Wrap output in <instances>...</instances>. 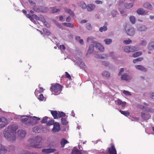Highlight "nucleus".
Listing matches in <instances>:
<instances>
[{
    "instance_id": "nucleus-1",
    "label": "nucleus",
    "mask_w": 154,
    "mask_h": 154,
    "mask_svg": "<svg viewBox=\"0 0 154 154\" xmlns=\"http://www.w3.org/2000/svg\"><path fill=\"white\" fill-rule=\"evenodd\" d=\"M18 129V126L16 125H13L8 127L3 131V134L7 140L11 142H14L16 139L15 133L17 130Z\"/></svg>"
},
{
    "instance_id": "nucleus-2",
    "label": "nucleus",
    "mask_w": 154,
    "mask_h": 154,
    "mask_svg": "<svg viewBox=\"0 0 154 154\" xmlns=\"http://www.w3.org/2000/svg\"><path fill=\"white\" fill-rule=\"evenodd\" d=\"M42 138L39 136H33L29 140V142L32 144V146L36 148H40L42 147L41 143Z\"/></svg>"
},
{
    "instance_id": "nucleus-3",
    "label": "nucleus",
    "mask_w": 154,
    "mask_h": 154,
    "mask_svg": "<svg viewBox=\"0 0 154 154\" xmlns=\"http://www.w3.org/2000/svg\"><path fill=\"white\" fill-rule=\"evenodd\" d=\"M51 113L53 118L55 119H57L61 117H65L66 115L63 112H57V110H51Z\"/></svg>"
},
{
    "instance_id": "nucleus-4",
    "label": "nucleus",
    "mask_w": 154,
    "mask_h": 154,
    "mask_svg": "<svg viewBox=\"0 0 154 154\" xmlns=\"http://www.w3.org/2000/svg\"><path fill=\"white\" fill-rule=\"evenodd\" d=\"M63 86L59 84L56 83L51 85V90L52 92H54L55 93L60 91Z\"/></svg>"
},
{
    "instance_id": "nucleus-5",
    "label": "nucleus",
    "mask_w": 154,
    "mask_h": 154,
    "mask_svg": "<svg viewBox=\"0 0 154 154\" xmlns=\"http://www.w3.org/2000/svg\"><path fill=\"white\" fill-rule=\"evenodd\" d=\"M21 122L24 124L28 125L31 123V119L30 118L26 116H23L20 119Z\"/></svg>"
},
{
    "instance_id": "nucleus-6",
    "label": "nucleus",
    "mask_w": 154,
    "mask_h": 154,
    "mask_svg": "<svg viewBox=\"0 0 154 154\" xmlns=\"http://www.w3.org/2000/svg\"><path fill=\"white\" fill-rule=\"evenodd\" d=\"M61 128L59 123L56 122L53 125V128L52 129V131L54 133H56L59 132L60 131Z\"/></svg>"
},
{
    "instance_id": "nucleus-7",
    "label": "nucleus",
    "mask_w": 154,
    "mask_h": 154,
    "mask_svg": "<svg viewBox=\"0 0 154 154\" xmlns=\"http://www.w3.org/2000/svg\"><path fill=\"white\" fill-rule=\"evenodd\" d=\"M34 11L38 12H46L48 11L47 8L43 6H40L37 8L34 9Z\"/></svg>"
},
{
    "instance_id": "nucleus-8",
    "label": "nucleus",
    "mask_w": 154,
    "mask_h": 154,
    "mask_svg": "<svg viewBox=\"0 0 154 154\" xmlns=\"http://www.w3.org/2000/svg\"><path fill=\"white\" fill-rule=\"evenodd\" d=\"M137 50L136 47L133 46H127L125 47L124 51L126 52H133Z\"/></svg>"
},
{
    "instance_id": "nucleus-9",
    "label": "nucleus",
    "mask_w": 154,
    "mask_h": 154,
    "mask_svg": "<svg viewBox=\"0 0 154 154\" xmlns=\"http://www.w3.org/2000/svg\"><path fill=\"white\" fill-rule=\"evenodd\" d=\"M108 152L109 154H117L116 151L113 144H112L110 147L108 148Z\"/></svg>"
},
{
    "instance_id": "nucleus-10",
    "label": "nucleus",
    "mask_w": 154,
    "mask_h": 154,
    "mask_svg": "<svg viewBox=\"0 0 154 154\" xmlns=\"http://www.w3.org/2000/svg\"><path fill=\"white\" fill-rule=\"evenodd\" d=\"M141 115L142 118L144 120H147L149 119L150 116L149 113L148 112H142L141 113Z\"/></svg>"
},
{
    "instance_id": "nucleus-11",
    "label": "nucleus",
    "mask_w": 154,
    "mask_h": 154,
    "mask_svg": "<svg viewBox=\"0 0 154 154\" xmlns=\"http://www.w3.org/2000/svg\"><path fill=\"white\" fill-rule=\"evenodd\" d=\"M56 150V149H44L42 150V152L45 154H49L53 152Z\"/></svg>"
},
{
    "instance_id": "nucleus-12",
    "label": "nucleus",
    "mask_w": 154,
    "mask_h": 154,
    "mask_svg": "<svg viewBox=\"0 0 154 154\" xmlns=\"http://www.w3.org/2000/svg\"><path fill=\"white\" fill-rule=\"evenodd\" d=\"M18 137L19 139L24 138L25 136L26 133L22 130H19L18 131Z\"/></svg>"
},
{
    "instance_id": "nucleus-13",
    "label": "nucleus",
    "mask_w": 154,
    "mask_h": 154,
    "mask_svg": "<svg viewBox=\"0 0 154 154\" xmlns=\"http://www.w3.org/2000/svg\"><path fill=\"white\" fill-rule=\"evenodd\" d=\"M126 32L127 34L128 35L133 36L135 33L134 28L131 27L127 29Z\"/></svg>"
},
{
    "instance_id": "nucleus-14",
    "label": "nucleus",
    "mask_w": 154,
    "mask_h": 154,
    "mask_svg": "<svg viewBox=\"0 0 154 154\" xmlns=\"http://www.w3.org/2000/svg\"><path fill=\"white\" fill-rule=\"evenodd\" d=\"M143 7L146 9L150 10H152L153 9V7L152 5L148 2H146L144 3L143 4Z\"/></svg>"
},
{
    "instance_id": "nucleus-15",
    "label": "nucleus",
    "mask_w": 154,
    "mask_h": 154,
    "mask_svg": "<svg viewBox=\"0 0 154 154\" xmlns=\"http://www.w3.org/2000/svg\"><path fill=\"white\" fill-rule=\"evenodd\" d=\"M95 47L97 48L98 50L101 51H103L104 48L103 45L101 44L98 42L96 43Z\"/></svg>"
},
{
    "instance_id": "nucleus-16",
    "label": "nucleus",
    "mask_w": 154,
    "mask_h": 154,
    "mask_svg": "<svg viewBox=\"0 0 154 154\" xmlns=\"http://www.w3.org/2000/svg\"><path fill=\"white\" fill-rule=\"evenodd\" d=\"M0 122H1L2 124L4 125V126H6L8 124L6 119L3 117H2L1 118H0Z\"/></svg>"
},
{
    "instance_id": "nucleus-17",
    "label": "nucleus",
    "mask_w": 154,
    "mask_h": 154,
    "mask_svg": "<svg viewBox=\"0 0 154 154\" xmlns=\"http://www.w3.org/2000/svg\"><path fill=\"white\" fill-rule=\"evenodd\" d=\"M64 10L65 12L68 13L70 16L73 17L74 16V14L72 11L71 9L67 8H64Z\"/></svg>"
},
{
    "instance_id": "nucleus-18",
    "label": "nucleus",
    "mask_w": 154,
    "mask_h": 154,
    "mask_svg": "<svg viewBox=\"0 0 154 154\" xmlns=\"http://www.w3.org/2000/svg\"><path fill=\"white\" fill-rule=\"evenodd\" d=\"M94 50V45H90L89 48L88 50L87 53H86V55H88V54H90Z\"/></svg>"
},
{
    "instance_id": "nucleus-19",
    "label": "nucleus",
    "mask_w": 154,
    "mask_h": 154,
    "mask_svg": "<svg viewBox=\"0 0 154 154\" xmlns=\"http://www.w3.org/2000/svg\"><path fill=\"white\" fill-rule=\"evenodd\" d=\"M7 152V149L2 146H0V154H5Z\"/></svg>"
},
{
    "instance_id": "nucleus-20",
    "label": "nucleus",
    "mask_w": 154,
    "mask_h": 154,
    "mask_svg": "<svg viewBox=\"0 0 154 154\" xmlns=\"http://www.w3.org/2000/svg\"><path fill=\"white\" fill-rule=\"evenodd\" d=\"M137 69L141 70L144 72L146 71V69L143 66L140 65H137L135 66Z\"/></svg>"
},
{
    "instance_id": "nucleus-21",
    "label": "nucleus",
    "mask_w": 154,
    "mask_h": 154,
    "mask_svg": "<svg viewBox=\"0 0 154 154\" xmlns=\"http://www.w3.org/2000/svg\"><path fill=\"white\" fill-rule=\"evenodd\" d=\"M95 7L94 5L91 4L88 5L86 8L88 11H91L93 10L94 9Z\"/></svg>"
},
{
    "instance_id": "nucleus-22",
    "label": "nucleus",
    "mask_w": 154,
    "mask_h": 154,
    "mask_svg": "<svg viewBox=\"0 0 154 154\" xmlns=\"http://www.w3.org/2000/svg\"><path fill=\"white\" fill-rule=\"evenodd\" d=\"M95 57L99 59H104L107 58V56L106 54H103L102 55H96Z\"/></svg>"
},
{
    "instance_id": "nucleus-23",
    "label": "nucleus",
    "mask_w": 154,
    "mask_h": 154,
    "mask_svg": "<svg viewBox=\"0 0 154 154\" xmlns=\"http://www.w3.org/2000/svg\"><path fill=\"white\" fill-rule=\"evenodd\" d=\"M148 49L150 50H152L154 49V42L149 44L148 45Z\"/></svg>"
},
{
    "instance_id": "nucleus-24",
    "label": "nucleus",
    "mask_w": 154,
    "mask_h": 154,
    "mask_svg": "<svg viewBox=\"0 0 154 154\" xmlns=\"http://www.w3.org/2000/svg\"><path fill=\"white\" fill-rule=\"evenodd\" d=\"M146 29L147 28L146 26L143 25H140L138 28V30L141 31H145Z\"/></svg>"
},
{
    "instance_id": "nucleus-25",
    "label": "nucleus",
    "mask_w": 154,
    "mask_h": 154,
    "mask_svg": "<svg viewBox=\"0 0 154 154\" xmlns=\"http://www.w3.org/2000/svg\"><path fill=\"white\" fill-rule=\"evenodd\" d=\"M137 12L139 14L143 15L144 14L145 11L143 9L140 8L137 10Z\"/></svg>"
},
{
    "instance_id": "nucleus-26",
    "label": "nucleus",
    "mask_w": 154,
    "mask_h": 154,
    "mask_svg": "<svg viewBox=\"0 0 154 154\" xmlns=\"http://www.w3.org/2000/svg\"><path fill=\"white\" fill-rule=\"evenodd\" d=\"M119 112H120L121 114L126 117L128 116L129 115V112L128 111H125L122 110H119Z\"/></svg>"
},
{
    "instance_id": "nucleus-27",
    "label": "nucleus",
    "mask_w": 154,
    "mask_h": 154,
    "mask_svg": "<svg viewBox=\"0 0 154 154\" xmlns=\"http://www.w3.org/2000/svg\"><path fill=\"white\" fill-rule=\"evenodd\" d=\"M68 143L69 142L64 139L61 140L60 142L61 145L62 147H63L66 144Z\"/></svg>"
},
{
    "instance_id": "nucleus-28",
    "label": "nucleus",
    "mask_w": 154,
    "mask_h": 154,
    "mask_svg": "<svg viewBox=\"0 0 154 154\" xmlns=\"http://www.w3.org/2000/svg\"><path fill=\"white\" fill-rule=\"evenodd\" d=\"M49 119V118L45 116L43 118V119L42 120L41 122L42 123H46L48 122Z\"/></svg>"
},
{
    "instance_id": "nucleus-29",
    "label": "nucleus",
    "mask_w": 154,
    "mask_h": 154,
    "mask_svg": "<svg viewBox=\"0 0 154 154\" xmlns=\"http://www.w3.org/2000/svg\"><path fill=\"white\" fill-rule=\"evenodd\" d=\"M142 52L141 51L137 52L132 55V57H136L140 56L142 54Z\"/></svg>"
},
{
    "instance_id": "nucleus-30",
    "label": "nucleus",
    "mask_w": 154,
    "mask_h": 154,
    "mask_svg": "<svg viewBox=\"0 0 154 154\" xmlns=\"http://www.w3.org/2000/svg\"><path fill=\"white\" fill-rule=\"evenodd\" d=\"M63 26L73 28L74 27L73 25L71 23H63Z\"/></svg>"
},
{
    "instance_id": "nucleus-31",
    "label": "nucleus",
    "mask_w": 154,
    "mask_h": 154,
    "mask_svg": "<svg viewBox=\"0 0 154 154\" xmlns=\"http://www.w3.org/2000/svg\"><path fill=\"white\" fill-rule=\"evenodd\" d=\"M71 154H82L78 149H73L71 152Z\"/></svg>"
},
{
    "instance_id": "nucleus-32",
    "label": "nucleus",
    "mask_w": 154,
    "mask_h": 154,
    "mask_svg": "<svg viewBox=\"0 0 154 154\" xmlns=\"http://www.w3.org/2000/svg\"><path fill=\"white\" fill-rule=\"evenodd\" d=\"M102 76H104L106 77H108L110 76V74L107 71H104L102 73Z\"/></svg>"
},
{
    "instance_id": "nucleus-33",
    "label": "nucleus",
    "mask_w": 154,
    "mask_h": 154,
    "mask_svg": "<svg viewBox=\"0 0 154 154\" xmlns=\"http://www.w3.org/2000/svg\"><path fill=\"white\" fill-rule=\"evenodd\" d=\"M61 123L63 125H67L68 123L65 118H61Z\"/></svg>"
},
{
    "instance_id": "nucleus-34",
    "label": "nucleus",
    "mask_w": 154,
    "mask_h": 154,
    "mask_svg": "<svg viewBox=\"0 0 154 154\" xmlns=\"http://www.w3.org/2000/svg\"><path fill=\"white\" fill-rule=\"evenodd\" d=\"M80 6L83 9H85L87 8L86 4L83 1H82L80 2Z\"/></svg>"
},
{
    "instance_id": "nucleus-35",
    "label": "nucleus",
    "mask_w": 154,
    "mask_h": 154,
    "mask_svg": "<svg viewBox=\"0 0 154 154\" xmlns=\"http://www.w3.org/2000/svg\"><path fill=\"white\" fill-rule=\"evenodd\" d=\"M104 42H105L106 44L109 45L111 43L112 40L110 39H106L104 40Z\"/></svg>"
},
{
    "instance_id": "nucleus-36",
    "label": "nucleus",
    "mask_w": 154,
    "mask_h": 154,
    "mask_svg": "<svg viewBox=\"0 0 154 154\" xmlns=\"http://www.w3.org/2000/svg\"><path fill=\"white\" fill-rule=\"evenodd\" d=\"M107 27L105 26H104L103 27H100L99 28V31L101 32L103 31H105L107 30Z\"/></svg>"
},
{
    "instance_id": "nucleus-37",
    "label": "nucleus",
    "mask_w": 154,
    "mask_h": 154,
    "mask_svg": "<svg viewBox=\"0 0 154 154\" xmlns=\"http://www.w3.org/2000/svg\"><path fill=\"white\" fill-rule=\"evenodd\" d=\"M43 31L44 33L47 35H49L51 34V32L47 29L43 28Z\"/></svg>"
},
{
    "instance_id": "nucleus-38",
    "label": "nucleus",
    "mask_w": 154,
    "mask_h": 154,
    "mask_svg": "<svg viewBox=\"0 0 154 154\" xmlns=\"http://www.w3.org/2000/svg\"><path fill=\"white\" fill-rule=\"evenodd\" d=\"M46 123H47L46 124H47L48 126H50L51 125H54V124L55 123L54 122V120L49 119V121H48V122Z\"/></svg>"
},
{
    "instance_id": "nucleus-39",
    "label": "nucleus",
    "mask_w": 154,
    "mask_h": 154,
    "mask_svg": "<svg viewBox=\"0 0 154 154\" xmlns=\"http://www.w3.org/2000/svg\"><path fill=\"white\" fill-rule=\"evenodd\" d=\"M129 20L132 24H134L135 22V17L133 16H131L129 18Z\"/></svg>"
},
{
    "instance_id": "nucleus-40",
    "label": "nucleus",
    "mask_w": 154,
    "mask_h": 154,
    "mask_svg": "<svg viewBox=\"0 0 154 154\" xmlns=\"http://www.w3.org/2000/svg\"><path fill=\"white\" fill-rule=\"evenodd\" d=\"M44 89L43 88L40 87L38 88V90H36L35 92V94H36L37 92H38L39 93H41L43 92Z\"/></svg>"
},
{
    "instance_id": "nucleus-41",
    "label": "nucleus",
    "mask_w": 154,
    "mask_h": 154,
    "mask_svg": "<svg viewBox=\"0 0 154 154\" xmlns=\"http://www.w3.org/2000/svg\"><path fill=\"white\" fill-rule=\"evenodd\" d=\"M51 8V12L53 13H54L56 12H57L58 11H60L59 9H57L55 7H52Z\"/></svg>"
},
{
    "instance_id": "nucleus-42",
    "label": "nucleus",
    "mask_w": 154,
    "mask_h": 154,
    "mask_svg": "<svg viewBox=\"0 0 154 154\" xmlns=\"http://www.w3.org/2000/svg\"><path fill=\"white\" fill-rule=\"evenodd\" d=\"M133 5L131 3L127 4L125 5V6L126 9H130L132 7Z\"/></svg>"
},
{
    "instance_id": "nucleus-43",
    "label": "nucleus",
    "mask_w": 154,
    "mask_h": 154,
    "mask_svg": "<svg viewBox=\"0 0 154 154\" xmlns=\"http://www.w3.org/2000/svg\"><path fill=\"white\" fill-rule=\"evenodd\" d=\"M143 60V58L142 57H139L138 58H137L136 59H134L133 60V63H135L138 61H140Z\"/></svg>"
},
{
    "instance_id": "nucleus-44",
    "label": "nucleus",
    "mask_w": 154,
    "mask_h": 154,
    "mask_svg": "<svg viewBox=\"0 0 154 154\" xmlns=\"http://www.w3.org/2000/svg\"><path fill=\"white\" fill-rule=\"evenodd\" d=\"M131 42V41L130 39L126 40L123 41V43L125 44H128Z\"/></svg>"
},
{
    "instance_id": "nucleus-45",
    "label": "nucleus",
    "mask_w": 154,
    "mask_h": 154,
    "mask_svg": "<svg viewBox=\"0 0 154 154\" xmlns=\"http://www.w3.org/2000/svg\"><path fill=\"white\" fill-rule=\"evenodd\" d=\"M28 2L30 5L33 7L35 6V3L32 1V0H28Z\"/></svg>"
},
{
    "instance_id": "nucleus-46",
    "label": "nucleus",
    "mask_w": 154,
    "mask_h": 154,
    "mask_svg": "<svg viewBox=\"0 0 154 154\" xmlns=\"http://www.w3.org/2000/svg\"><path fill=\"white\" fill-rule=\"evenodd\" d=\"M39 130V128L38 126H35L32 129V131L34 133L38 132V131Z\"/></svg>"
},
{
    "instance_id": "nucleus-47",
    "label": "nucleus",
    "mask_w": 154,
    "mask_h": 154,
    "mask_svg": "<svg viewBox=\"0 0 154 154\" xmlns=\"http://www.w3.org/2000/svg\"><path fill=\"white\" fill-rule=\"evenodd\" d=\"M18 154H30V152L27 151H23L19 152Z\"/></svg>"
},
{
    "instance_id": "nucleus-48",
    "label": "nucleus",
    "mask_w": 154,
    "mask_h": 154,
    "mask_svg": "<svg viewBox=\"0 0 154 154\" xmlns=\"http://www.w3.org/2000/svg\"><path fill=\"white\" fill-rule=\"evenodd\" d=\"M127 74H123L121 76V79L123 80H127Z\"/></svg>"
},
{
    "instance_id": "nucleus-49",
    "label": "nucleus",
    "mask_w": 154,
    "mask_h": 154,
    "mask_svg": "<svg viewBox=\"0 0 154 154\" xmlns=\"http://www.w3.org/2000/svg\"><path fill=\"white\" fill-rule=\"evenodd\" d=\"M123 93L126 96H131V95L130 92L126 90H124Z\"/></svg>"
},
{
    "instance_id": "nucleus-50",
    "label": "nucleus",
    "mask_w": 154,
    "mask_h": 154,
    "mask_svg": "<svg viewBox=\"0 0 154 154\" xmlns=\"http://www.w3.org/2000/svg\"><path fill=\"white\" fill-rule=\"evenodd\" d=\"M117 14V12L116 11H112L111 12L112 16V17H115Z\"/></svg>"
},
{
    "instance_id": "nucleus-51",
    "label": "nucleus",
    "mask_w": 154,
    "mask_h": 154,
    "mask_svg": "<svg viewBox=\"0 0 154 154\" xmlns=\"http://www.w3.org/2000/svg\"><path fill=\"white\" fill-rule=\"evenodd\" d=\"M86 28L88 30H91L92 29V27L90 23H87L86 24Z\"/></svg>"
},
{
    "instance_id": "nucleus-52",
    "label": "nucleus",
    "mask_w": 154,
    "mask_h": 154,
    "mask_svg": "<svg viewBox=\"0 0 154 154\" xmlns=\"http://www.w3.org/2000/svg\"><path fill=\"white\" fill-rule=\"evenodd\" d=\"M65 77L68 78L69 79H71V76L67 72H65Z\"/></svg>"
},
{
    "instance_id": "nucleus-53",
    "label": "nucleus",
    "mask_w": 154,
    "mask_h": 154,
    "mask_svg": "<svg viewBox=\"0 0 154 154\" xmlns=\"http://www.w3.org/2000/svg\"><path fill=\"white\" fill-rule=\"evenodd\" d=\"M59 48L61 50H64L65 49V47L63 45H60L59 46Z\"/></svg>"
},
{
    "instance_id": "nucleus-54",
    "label": "nucleus",
    "mask_w": 154,
    "mask_h": 154,
    "mask_svg": "<svg viewBox=\"0 0 154 154\" xmlns=\"http://www.w3.org/2000/svg\"><path fill=\"white\" fill-rule=\"evenodd\" d=\"M38 99L41 100H43L44 99V97L43 94H41L39 95Z\"/></svg>"
},
{
    "instance_id": "nucleus-55",
    "label": "nucleus",
    "mask_w": 154,
    "mask_h": 154,
    "mask_svg": "<svg viewBox=\"0 0 154 154\" xmlns=\"http://www.w3.org/2000/svg\"><path fill=\"white\" fill-rule=\"evenodd\" d=\"M146 43L147 42L146 41H142L141 43H140V45L144 46L146 45Z\"/></svg>"
},
{
    "instance_id": "nucleus-56",
    "label": "nucleus",
    "mask_w": 154,
    "mask_h": 154,
    "mask_svg": "<svg viewBox=\"0 0 154 154\" xmlns=\"http://www.w3.org/2000/svg\"><path fill=\"white\" fill-rule=\"evenodd\" d=\"M124 71V69L123 68H121L120 69L119 72V76L121 75L122 73H123Z\"/></svg>"
},
{
    "instance_id": "nucleus-57",
    "label": "nucleus",
    "mask_w": 154,
    "mask_h": 154,
    "mask_svg": "<svg viewBox=\"0 0 154 154\" xmlns=\"http://www.w3.org/2000/svg\"><path fill=\"white\" fill-rule=\"evenodd\" d=\"M32 16L34 18L36 19L37 20H39L40 19L39 17H38V16L35 14H32Z\"/></svg>"
},
{
    "instance_id": "nucleus-58",
    "label": "nucleus",
    "mask_w": 154,
    "mask_h": 154,
    "mask_svg": "<svg viewBox=\"0 0 154 154\" xmlns=\"http://www.w3.org/2000/svg\"><path fill=\"white\" fill-rule=\"evenodd\" d=\"M125 0H119V6H120L122 5L123 3L124 2H125Z\"/></svg>"
},
{
    "instance_id": "nucleus-59",
    "label": "nucleus",
    "mask_w": 154,
    "mask_h": 154,
    "mask_svg": "<svg viewBox=\"0 0 154 154\" xmlns=\"http://www.w3.org/2000/svg\"><path fill=\"white\" fill-rule=\"evenodd\" d=\"M95 2L97 5H102V2L101 1L96 0Z\"/></svg>"
},
{
    "instance_id": "nucleus-60",
    "label": "nucleus",
    "mask_w": 154,
    "mask_h": 154,
    "mask_svg": "<svg viewBox=\"0 0 154 154\" xmlns=\"http://www.w3.org/2000/svg\"><path fill=\"white\" fill-rule=\"evenodd\" d=\"M119 11L120 12L121 14L123 15H124V12L123 11V10L119 8Z\"/></svg>"
},
{
    "instance_id": "nucleus-61",
    "label": "nucleus",
    "mask_w": 154,
    "mask_h": 154,
    "mask_svg": "<svg viewBox=\"0 0 154 154\" xmlns=\"http://www.w3.org/2000/svg\"><path fill=\"white\" fill-rule=\"evenodd\" d=\"M43 22H44V24H45V25L47 27L49 26V25L48 24L47 22L45 21L44 20V21H43Z\"/></svg>"
},
{
    "instance_id": "nucleus-62",
    "label": "nucleus",
    "mask_w": 154,
    "mask_h": 154,
    "mask_svg": "<svg viewBox=\"0 0 154 154\" xmlns=\"http://www.w3.org/2000/svg\"><path fill=\"white\" fill-rule=\"evenodd\" d=\"M123 102L121 101L120 100H117V103L119 105H120Z\"/></svg>"
},
{
    "instance_id": "nucleus-63",
    "label": "nucleus",
    "mask_w": 154,
    "mask_h": 154,
    "mask_svg": "<svg viewBox=\"0 0 154 154\" xmlns=\"http://www.w3.org/2000/svg\"><path fill=\"white\" fill-rule=\"evenodd\" d=\"M150 97L152 99H154V93H152L150 95Z\"/></svg>"
},
{
    "instance_id": "nucleus-64",
    "label": "nucleus",
    "mask_w": 154,
    "mask_h": 154,
    "mask_svg": "<svg viewBox=\"0 0 154 154\" xmlns=\"http://www.w3.org/2000/svg\"><path fill=\"white\" fill-rule=\"evenodd\" d=\"M70 17H68L66 19V21L67 22H70Z\"/></svg>"
}]
</instances>
